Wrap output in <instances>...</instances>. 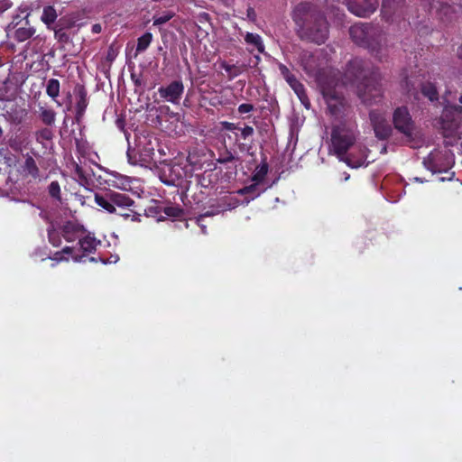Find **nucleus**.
Wrapping results in <instances>:
<instances>
[{"instance_id": "obj_8", "label": "nucleus", "mask_w": 462, "mask_h": 462, "mask_svg": "<svg viewBox=\"0 0 462 462\" xmlns=\"http://www.w3.org/2000/svg\"><path fill=\"white\" fill-rule=\"evenodd\" d=\"M95 201L97 206L106 211L112 213L117 210H129V207H134V201L127 195L116 191H109L105 194H96Z\"/></svg>"}, {"instance_id": "obj_38", "label": "nucleus", "mask_w": 462, "mask_h": 462, "mask_svg": "<svg viewBox=\"0 0 462 462\" xmlns=\"http://www.w3.org/2000/svg\"><path fill=\"white\" fill-rule=\"evenodd\" d=\"M91 31H92L93 33L97 34V33L101 32L102 27H101V25L99 23H95V24L92 25Z\"/></svg>"}, {"instance_id": "obj_3", "label": "nucleus", "mask_w": 462, "mask_h": 462, "mask_svg": "<svg viewBox=\"0 0 462 462\" xmlns=\"http://www.w3.org/2000/svg\"><path fill=\"white\" fill-rule=\"evenodd\" d=\"M345 77L347 81L356 83L357 95L363 103L372 105L380 100L382 88L378 83V75L372 73L368 77V70L362 60L349 61Z\"/></svg>"}, {"instance_id": "obj_25", "label": "nucleus", "mask_w": 462, "mask_h": 462, "mask_svg": "<svg viewBox=\"0 0 462 462\" xmlns=\"http://www.w3.org/2000/svg\"><path fill=\"white\" fill-rule=\"evenodd\" d=\"M152 40V34L151 32H145L143 35L138 38L136 52L144 51L149 45L151 44Z\"/></svg>"}, {"instance_id": "obj_33", "label": "nucleus", "mask_w": 462, "mask_h": 462, "mask_svg": "<svg viewBox=\"0 0 462 462\" xmlns=\"http://www.w3.org/2000/svg\"><path fill=\"white\" fill-rule=\"evenodd\" d=\"M216 213L215 212H206L205 214L203 215H200L198 218H197V223L198 225L201 227V230H202V233L203 234H206L207 231H206V226L203 224V220L206 217H210V216H213L215 215Z\"/></svg>"}, {"instance_id": "obj_50", "label": "nucleus", "mask_w": 462, "mask_h": 462, "mask_svg": "<svg viewBox=\"0 0 462 462\" xmlns=\"http://www.w3.org/2000/svg\"><path fill=\"white\" fill-rule=\"evenodd\" d=\"M459 102L462 104V96L459 97Z\"/></svg>"}, {"instance_id": "obj_39", "label": "nucleus", "mask_w": 462, "mask_h": 462, "mask_svg": "<svg viewBox=\"0 0 462 462\" xmlns=\"http://www.w3.org/2000/svg\"><path fill=\"white\" fill-rule=\"evenodd\" d=\"M176 211H178V209H175V208H168L165 210V213H166L167 215L177 216L178 214H177V212H176Z\"/></svg>"}, {"instance_id": "obj_22", "label": "nucleus", "mask_w": 462, "mask_h": 462, "mask_svg": "<svg viewBox=\"0 0 462 462\" xmlns=\"http://www.w3.org/2000/svg\"><path fill=\"white\" fill-rule=\"evenodd\" d=\"M401 0H383L382 13L384 16H389L398 8Z\"/></svg>"}, {"instance_id": "obj_30", "label": "nucleus", "mask_w": 462, "mask_h": 462, "mask_svg": "<svg viewBox=\"0 0 462 462\" xmlns=\"http://www.w3.org/2000/svg\"><path fill=\"white\" fill-rule=\"evenodd\" d=\"M285 80L288 82V84L291 86V88L294 90L295 93H301V89L304 88L303 85L297 80L294 75H291Z\"/></svg>"}, {"instance_id": "obj_47", "label": "nucleus", "mask_w": 462, "mask_h": 462, "mask_svg": "<svg viewBox=\"0 0 462 462\" xmlns=\"http://www.w3.org/2000/svg\"><path fill=\"white\" fill-rule=\"evenodd\" d=\"M2 135H3V130H2V128L0 127V138L2 137Z\"/></svg>"}, {"instance_id": "obj_6", "label": "nucleus", "mask_w": 462, "mask_h": 462, "mask_svg": "<svg viewBox=\"0 0 462 462\" xmlns=\"http://www.w3.org/2000/svg\"><path fill=\"white\" fill-rule=\"evenodd\" d=\"M99 244L100 241L97 240L91 234L85 233L79 238L78 246L64 247L61 252L55 254L54 259L68 261L69 257H64L63 254H69L74 262H81L87 254L95 252Z\"/></svg>"}, {"instance_id": "obj_28", "label": "nucleus", "mask_w": 462, "mask_h": 462, "mask_svg": "<svg viewBox=\"0 0 462 462\" xmlns=\"http://www.w3.org/2000/svg\"><path fill=\"white\" fill-rule=\"evenodd\" d=\"M173 17L171 12H166L153 17V25H162L169 22Z\"/></svg>"}, {"instance_id": "obj_23", "label": "nucleus", "mask_w": 462, "mask_h": 462, "mask_svg": "<svg viewBox=\"0 0 462 462\" xmlns=\"http://www.w3.org/2000/svg\"><path fill=\"white\" fill-rule=\"evenodd\" d=\"M421 93L430 101L438 100L439 94L436 87L432 83H425L421 86Z\"/></svg>"}, {"instance_id": "obj_35", "label": "nucleus", "mask_w": 462, "mask_h": 462, "mask_svg": "<svg viewBox=\"0 0 462 462\" xmlns=\"http://www.w3.org/2000/svg\"><path fill=\"white\" fill-rule=\"evenodd\" d=\"M254 128L252 126L246 125L244 128L241 129V136L244 139H246L247 137L254 134Z\"/></svg>"}, {"instance_id": "obj_41", "label": "nucleus", "mask_w": 462, "mask_h": 462, "mask_svg": "<svg viewBox=\"0 0 462 462\" xmlns=\"http://www.w3.org/2000/svg\"><path fill=\"white\" fill-rule=\"evenodd\" d=\"M224 125H225V128L227 130H233L236 128L234 124L228 123V122H225Z\"/></svg>"}, {"instance_id": "obj_26", "label": "nucleus", "mask_w": 462, "mask_h": 462, "mask_svg": "<svg viewBox=\"0 0 462 462\" xmlns=\"http://www.w3.org/2000/svg\"><path fill=\"white\" fill-rule=\"evenodd\" d=\"M116 214L121 216L122 217H124L125 219H130L131 221H139V217L140 215L137 214L133 207H129V210H125V211H121V210H117V212H115Z\"/></svg>"}, {"instance_id": "obj_24", "label": "nucleus", "mask_w": 462, "mask_h": 462, "mask_svg": "<svg viewBox=\"0 0 462 462\" xmlns=\"http://www.w3.org/2000/svg\"><path fill=\"white\" fill-rule=\"evenodd\" d=\"M46 93L47 95L55 99L60 94V82L56 79H51L47 82L46 86Z\"/></svg>"}, {"instance_id": "obj_46", "label": "nucleus", "mask_w": 462, "mask_h": 462, "mask_svg": "<svg viewBox=\"0 0 462 462\" xmlns=\"http://www.w3.org/2000/svg\"><path fill=\"white\" fill-rule=\"evenodd\" d=\"M459 56H461V53H462V46L459 48Z\"/></svg>"}, {"instance_id": "obj_19", "label": "nucleus", "mask_w": 462, "mask_h": 462, "mask_svg": "<svg viewBox=\"0 0 462 462\" xmlns=\"http://www.w3.org/2000/svg\"><path fill=\"white\" fill-rule=\"evenodd\" d=\"M23 172L25 175L31 176L32 178H37L39 175V169L34 159L31 156H27L25 161L22 166Z\"/></svg>"}, {"instance_id": "obj_42", "label": "nucleus", "mask_w": 462, "mask_h": 462, "mask_svg": "<svg viewBox=\"0 0 462 462\" xmlns=\"http://www.w3.org/2000/svg\"><path fill=\"white\" fill-rule=\"evenodd\" d=\"M76 172L79 178H85L82 170L78 165L76 167Z\"/></svg>"}, {"instance_id": "obj_7", "label": "nucleus", "mask_w": 462, "mask_h": 462, "mask_svg": "<svg viewBox=\"0 0 462 462\" xmlns=\"http://www.w3.org/2000/svg\"><path fill=\"white\" fill-rule=\"evenodd\" d=\"M86 230L83 226L77 222L68 221L66 222L60 228L56 229L53 224H51L48 227V237L50 243L53 246H60L61 245V237L67 242H73L75 240H79V238L84 236Z\"/></svg>"}, {"instance_id": "obj_15", "label": "nucleus", "mask_w": 462, "mask_h": 462, "mask_svg": "<svg viewBox=\"0 0 462 462\" xmlns=\"http://www.w3.org/2000/svg\"><path fill=\"white\" fill-rule=\"evenodd\" d=\"M38 118L47 126H53L56 122V112L49 106L39 104L36 111Z\"/></svg>"}, {"instance_id": "obj_27", "label": "nucleus", "mask_w": 462, "mask_h": 462, "mask_svg": "<svg viewBox=\"0 0 462 462\" xmlns=\"http://www.w3.org/2000/svg\"><path fill=\"white\" fill-rule=\"evenodd\" d=\"M113 186L120 189H127L130 187V180L127 177L116 175L115 176Z\"/></svg>"}, {"instance_id": "obj_36", "label": "nucleus", "mask_w": 462, "mask_h": 462, "mask_svg": "<svg viewBox=\"0 0 462 462\" xmlns=\"http://www.w3.org/2000/svg\"><path fill=\"white\" fill-rule=\"evenodd\" d=\"M279 70L285 79H287L292 75L290 69L283 64L279 65Z\"/></svg>"}, {"instance_id": "obj_31", "label": "nucleus", "mask_w": 462, "mask_h": 462, "mask_svg": "<svg viewBox=\"0 0 462 462\" xmlns=\"http://www.w3.org/2000/svg\"><path fill=\"white\" fill-rule=\"evenodd\" d=\"M49 193L51 197L55 199H60V188L57 181H52L49 185Z\"/></svg>"}, {"instance_id": "obj_40", "label": "nucleus", "mask_w": 462, "mask_h": 462, "mask_svg": "<svg viewBox=\"0 0 462 462\" xmlns=\"http://www.w3.org/2000/svg\"><path fill=\"white\" fill-rule=\"evenodd\" d=\"M119 260L118 255H112L108 261H103L104 263H116Z\"/></svg>"}, {"instance_id": "obj_14", "label": "nucleus", "mask_w": 462, "mask_h": 462, "mask_svg": "<svg viewBox=\"0 0 462 462\" xmlns=\"http://www.w3.org/2000/svg\"><path fill=\"white\" fill-rule=\"evenodd\" d=\"M268 172V166L265 163H263L256 167L255 171L253 175V181L254 184L245 187L238 190L239 194H248L254 193L257 190V185L263 180L266 174Z\"/></svg>"}, {"instance_id": "obj_2", "label": "nucleus", "mask_w": 462, "mask_h": 462, "mask_svg": "<svg viewBox=\"0 0 462 462\" xmlns=\"http://www.w3.org/2000/svg\"><path fill=\"white\" fill-rule=\"evenodd\" d=\"M293 20L299 27L301 38L318 44L324 43L328 39V23L325 17L316 12L310 4H299L293 11Z\"/></svg>"}, {"instance_id": "obj_18", "label": "nucleus", "mask_w": 462, "mask_h": 462, "mask_svg": "<svg viewBox=\"0 0 462 462\" xmlns=\"http://www.w3.org/2000/svg\"><path fill=\"white\" fill-rule=\"evenodd\" d=\"M220 68L226 70L230 79H233L245 70V66L237 64H228L226 61H221Z\"/></svg>"}, {"instance_id": "obj_43", "label": "nucleus", "mask_w": 462, "mask_h": 462, "mask_svg": "<svg viewBox=\"0 0 462 462\" xmlns=\"http://www.w3.org/2000/svg\"><path fill=\"white\" fill-rule=\"evenodd\" d=\"M55 35L56 37L59 39V40H62L63 37H65V33L64 32H55Z\"/></svg>"}, {"instance_id": "obj_10", "label": "nucleus", "mask_w": 462, "mask_h": 462, "mask_svg": "<svg viewBox=\"0 0 462 462\" xmlns=\"http://www.w3.org/2000/svg\"><path fill=\"white\" fill-rule=\"evenodd\" d=\"M186 176V170L178 163H165L159 170L160 180L168 186H180Z\"/></svg>"}, {"instance_id": "obj_21", "label": "nucleus", "mask_w": 462, "mask_h": 462, "mask_svg": "<svg viewBox=\"0 0 462 462\" xmlns=\"http://www.w3.org/2000/svg\"><path fill=\"white\" fill-rule=\"evenodd\" d=\"M56 18H57V13H56V10L52 6L49 5V6H45L43 8L41 19L46 25L49 26L51 23H53L55 22Z\"/></svg>"}, {"instance_id": "obj_5", "label": "nucleus", "mask_w": 462, "mask_h": 462, "mask_svg": "<svg viewBox=\"0 0 462 462\" xmlns=\"http://www.w3.org/2000/svg\"><path fill=\"white\" fill-rule=\"evenodd\" d=\"M19 14L13 17L12 22L6 27L7 37L17 42H23L36 33V29L29 23L30 14L27 5L20 6Z\"/></svg>"}, {"instance_id": "obj_16", "label": "nucleus", "mask_w": 462, "mask_h": 462, "mask_svg": "<svg viewBox=\"0 0 462 462\" xmlns=\"http://www.w3.org/2000/svg\"><path fill=\"white\" fill-rule=\"evenodd\" d=\"M77 104H76V119L79 121L83 116L88 106L87 92L83 87L76 88Z\"/></svg>"}, {"instance_id": "obj_37", "label": "nucleus", "mask_w": 462, "mask_h": 462, "mask_svg": "<svg viewBox=\"0 0 462 462\" xmlns=\"http://www.w3.org/2000/svg\"><path fill=\"white\" fill-rule=\"evenodd\" d=\"M11 6L9 0H0V14L7 10Z\"/></svg>"}, {"instance_id": "obj_45", "label": "nucleus", "mask_w": 462, "mask_h": 462, "mask_svg": "<svg viewBox=\"0 0 462 462\" xmlns=\"http://www.w3.org/2000/svg\"><path fill=\"white\" fill-rule=\"evenodd\" d=\"M261 192H262V190L257 191L256 194L252 199H254V197L259 196Z\"/></svg>"}, {"instance_id": "obj_4", "label": "nucleus", "mask_w": 462, "mask_h": 462, "mask_svg": "<svg viewBox=\"0 0 462 462\" xmlns=\"http://www.w3.org/2000/svg\"><path fill=\"white\" fill-rule=\"evenodd\" d=\"M349 34L356 44L368 49L379 60L387 56L386 38L378 27L368 23H356L350 27Z\"/></svg>"}, {"instance_id": "obj_1", "label": "nucleus", "mask_w": 462, "mask_h": 462, "mask_svg": "<svg viewBox=\"0 0 462 462\" xmlns=\"http://www.w3.org/2000/svg\"><path fill=\"white\" fill-rule=\"evenodd\" d=\"M328 112L335 116L331 126L330 150L339 161L351 168L367 166L369 150L363 143H356L359 136L356 123L343 113L340 97L325 94Z\"/></svg>"}, {"instance_id": "obj_29", "label": "nucleus", "mask_w": 462, "mask_h": 462, "mask_svg": "<svg viewBox=\"0 0 462 462\" xmlns=\"http://www.w3.org/2000/svg\"><path fill=\"white\" fill-rule=\"evenodd\" d=\"M36 140L38 142L49 141L52 138V131L49 128H42L36 132Z\"/></svg>"}, {"instance_id": "obj_32", "label": "nucleus", "mask_w": 462, "mask_h": 462, "mask_svg": "<svg viewBox=\"0 0 462 462\" xmlns=\"http://www.w3.org/2000/svg\"><path fill=\"white\" fill-rule=\"evenodd\" d=\"M301 93L297 92L296 95L298 96L299 99L300 100L301 104L306 107L309 108L310 106V100L306 95L305 88H302Z\"/></svg>"}, {"instance_id": "obj_13", "label": "nucleus", "mask_w": 462, "mask_h": 462, "mask_svg": "<svg viewBox=\"0 0 462 462\" xmlns=\"http://www.w3.org/2000/svg\"><path fill=\"white\" fill-rule=\"evenodd\" d=\"M370 119L375 133L379 139H386L392 133V128L388 123L379 114L374 111L370 112Z\"/></svg>"}, {"instance_id": "obj_44", "label": "nucleus", "mask_w": 462, "mask_h": 462, "mask_svg": "<svg viewBox=\"0 0 462 462\" xmlns=\"http://www.w3.org/2000/svg\"><path fill=\"white\" fill-rule=\"evenodd\" d=\"M413 180L415 181H417V182H423V180L420 178H418V177H415Z\"/></svg>"}, {"instance_id": "obj_17", "label": "nucleus", "mask_w": 462, "mask_h": 462, "mask_svg": "<svg viewBox=\"0 0 462 462\" xmlns=\"http://www.w3.org/2000/svg\"><path fill=\"white\" fill-rule=\"evenodd\" d=\"M245 42L247 45L254 47L260 53L264 51V45L261 36L257 33L246 32Z\"/></svg>"}, {"instance_id": "obj_20", "label": "nucleus", "mask_w": 462, "mask_h": 462, "mask_svg": "<svg viewBox=\"0 0 462 462\" xmlns=\"http://www.w3.org/2000/svg\"><path fill=\"white\" fill-rule=\"evenodd\" d=\"M239 205V199L235 196H225L221 199L222 209L217 210L216 213L225 210H231L236 208Z\"/></svg>"}, {"instance_id": "obj_34", "label": "nucleus", "mask_w": 462, "mask_h": 462, "mask_svg": "<svg viewBox=\"0 0 462 462\" xmlns=\"http://www.w3.org/2000/svg\"><path fill=\"white\" fill-rule=\"evenodd\" d=\"M253 110H254V106L251 104L245 103V104H241L238 106V112L240 114H247V113L252 112Z\"/></svg>"}, {"instance_id": "obj_11", "label": "nucleus", "mask_w": 462, "mask_h": 462, "mask_svg": "<svg viewBox=\"0 0 462 462\" xmlns=\"http://www.w3.org/2000/svg\"><path fill=\"white\" fill-rule=\"evenodd\" d=\"M184 92V85L180 80H174L167 86L160 87L158 93L166 102L179 105Z\"/></svg>"}, {"instance_id": "obj_48", "label": "nucleus", "mask_w": 462, "mask_h": 462, "mask_svg": "<svg viewBox=\"0 0 462 462\" xmlns=\"http://www.w3.org/2000/svg\"><path fill=\"white\" fill-rule=\"evenodd\" d=\"M427 162H427V160H424L423 163L425 164V166H426L427 168H429V167L427 166Z\"/></svg>"}, {"instance_id": "obj_12", "label": "nucleus", "mask_w": 462, "mask_h": 462, "mask_svg": "<svg viewBox=\"0 0 462 462\" xmlns=\"http://www.w3.org/2000/svg\"><path fill=\"white\" fill-rule=\"evenodd\" d=\"M348 10L356 16L366 17L374 13L377 0H346Z\"/></svg>"}, {"instance_id": "obj_49", "label": "nucleus", "mask_w": 462, "mask_h": 462, "mask_svg": "<svg viewBox=\"0 0 462 462\" xmlns=\"http://www.w3.org/2000/svg\"><path fill=\"white\" fill-rule=\"evenodd\" d=\"M90 261L95 262V261H97V260H96V258L91 257V258H90Z\"/></svg>"}, {"instance_id": "obj_9", "label": "nucleus", "mask_w": 462, "mask_h": 462, "mask_svg": "<svg viewBox=\"0 0 462 462\" xmlns=\"http://www.w3.org/2000/svg\"><path fill=\"white\" fill-rule=\"evenodd\" d=\"M395 128L401 132L409 141L415 137L414 123L408 109L404 106L398 107L393 116Z\"/></svg>"}]
</instances>
